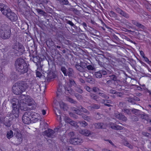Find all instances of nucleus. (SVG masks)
Segmentation results:
<instances>
[{"label": "nucleus", "mask_w": 151, "mask_h": 151, "mask_svg": "<svg viewBox=\"0 0 151 151\" xmlns=\"http://www.w3.org/2000/svg\"><path fill=\"white\" fill-rule=\"evenodd\" d=\"M21 97L23 99L20 100V102L16 99H13L12 101H15V103L12 102V104L13 109L12 113L15 118L18 117L19 113V110H26L27 105L29 106L32 105L34 104V101L31 99L29 96H21Z\"/></svg>", "instance_id": "1"}, {"label": "nucleus", "mask_w": 151, "mask_h": 151, "mask_svg": "<svg viewBox=\"0 0 151 151\" xmlns=\"http://www.w3.org/2000/svg\"><path fill=\"white\" fill-rule=\"evenodd\" d=\"M15 66L18 71L21 73H24L27 71V65L22 58L18 59L15 62Z\"/></svg>", "instance_id": "2"}, {"label": "nucleus", "mask_w": 151, "mask_h": 151, "mask_svg": "<svg viewBox=\"0 0 151 151\" xmlns=\"http://www.w3.org/2000/svg\"><path fill=\"white\" fill-rule=\"evenodd\" d=\"M27 88V85L23 81L15 83L12 88V92L16 95H18L24 91Z\"/></svg>", "instance_id": "3"}, {"label": "nucleus", "mask_w": 151, "mask_h": 151, "mask_svg": "<svg viewBox=\"0 0 151 151\" xmlns=\"http://www.w3.org/2000/svg\"><path fill=\"white\" fill-rule=\"evenodd\" d=\"M69 136L70 138L68 142L70 143L76 145L79 144L82 142V140L81 139L76 137L73 132H70L69 134Z\"/></svg>", "instance_id": "4"}, {"label": "nucleus", "mask_w": 151, "mask_h": 151, "mask_svg": "<svg viewBox=\"0 0 151 151\" xmlns=\"http://www.w3.org/2000/svg\"><path fill=\"white\" fill-rule=\"evenodd\" d=\"M22 121L26 124H29L32 122L31 112L25 113L22 117Z\"/></svg>", "instance_id": "5"}, {"label": "nucleus", "mask_w": 151, "mask_h": 151, "mask_svg": "<svg viewBox=\"0 0 151 151\" xmlns=\"http://www.w3.org/2000/svg\"><path fill=\"white\" fill-rule=\"evenodd\" d=\"M0 10L3 14L7 17L8 16V14L9 13H10L11 12L10 9H9L5 5L3 6L2 8H1L0 7Z\"/></svg>", "instance_id": "6"}, {"label": "nucleus", "mask_w": 151, "mask_h": 151, "mask_svg": "<svg viewBox=\"0 0 151 151\" xmlns=\"http://www.w3.org/2000/svg\"><path fill=\"white\" fill-rule=\"evenodd\" d=\"M10 31H5L4 32L3 30L0 31V37L4 39L9 38L10 37Z\"/></svg>", "instance_id": "7"}, {"label": "nucleus", "mask_w": 151, "mask_h": 151, "mask_svg": "<svg viewBox=\"0 0 151 151\" xmlns=\"http://www.w3.org/2000/svg\"><path fill=\"white\" fill-rule=\"evenodd\" d=\"M31 113V118L32 122L33 123L37 122L40 117V115L37 113L32 112Z\"/></svg>", "instance_id": "8"}, {"label": "nucleus", "mask_w": 151, "mask_h": 151, "mask_svg": "<svg viewBox=\"0 0 151 151\" xmlns=\"http://www.w3.org/2000/svg\"><path fill=\"white\" fill-rule=\"evenodd\" d=\"M61 70L64 75L66 76H70L71 74H72L73 71L72 69L70 68L68 69V71H67L66 68L63 67H62Z\"/></svg>", "instance_id": "9"}, {"label": "nucleus", "mask_w": 151, "mask_h": 151, "mask_svg": "<svg viewBox=\"0 0 151 151\" xmlns=\"http://www.w3.org/2000/svg\"><path fill=\"white\" fill-rule=\"evenodd\" d=\"M7 17L12 21H15L17 19V15L14 12H11L10 13H9Z\"/></svg>", "instance_id": "10"}, {"label": "nucleus", "mask_w": 151, "mask_h": 151, "mask_svg": "<svg viewBox=\"0 0 151 151\" xmlns=\"http://www.w3.org/2000/svg\"><path fill=\"white\" fill-rule=\"evenodd\" d=\"M54 133V131L53 130L49 129L45 131L44 132V134L48 137H53V134Z\"/></svg>", "instance_id": "11"}, {"label": "nucleus", "mask_w": 151, "mask_h": 151, "mask_svg": "<svg viewBox=\"0 0 151 151\" xmlns=\"http://www.w3.org/2000/svg\"><path fill=\"white\" fill-rule=\"evenodd\" d=\"M64 121L65 123H68L72 126H76V123L75 122L72 121L68 117L65 118Z\"/></svg>", "instance_id": "12"}, {"label": "nucleus", "mask_w": 151, "mask_h": 151, "mask_svg": "<svg viewBox=\"0 0 151 151\" xmlns=\"http://www.w3.org/2000/svg\"><path fill=\"white\" fill-rule=\"evenodd\" d=\"M58 104L59 103L57 100H55L53 104V106L54 108L55 112H56V111H57L60 114V111L58 109Z\"/></svg>", "instance_id": "13"}, {"label": "nucleus", "mask_w": 151, "mask_h": 151, "mask_svg": "<svg viewBox=\"0 0 151 151\" xmlns=\"http://www.w3.org/2000/svg\"><path fill=\"white\" fill-rule=\"evenodd\" d=\"M14 135H16L18 138H21L22 137V135L19 132V130L18 129H15L14 130Z\"/></svg>", "instance_id": "14"}, {"label": "nucleus", "mask_w": 151, "mask_h": 151, "mask_svg": "<svg viewBox=\"0 0 151 151\" xmlns=\"http://www.w3.org/2000/svg\"><path fill=\"white\" fill-rule=\"evenodd\" d=\"M110 125L112 129L121 130L122 128L121 127L117 125L114 124H111Z\"/></svg>", "instance_id": "15"}, {"label": "nucleus", "mask_w": 151, "mask_h": 151, "mask_svg": "<svg viewBox=\"0 0 151 151\" xmlns=\"http://www.w3.org/2000/svg\"><path fill=\"white\" fill-rule=\"evenodd\" d=\"M81 133V134L87 136H89L90 133L89 131L86 130H82Z\"/></svg>", "instance_id": "16"}, {"label": "nucleus", "mask_w": 151, "mask_h": 151, "mask_svg": "<svg viewBox=\"0 0 151 151\" xmlns=\"http://www.w3.org/2000/svg\"><path fill=\"white\" fill-rule=\"evenodd\" d=\"M116 117L118 119L122 120L123 121H126V118L124 116L122 115L119 114L116 115Z\"/></svg>", "instance_id": "17"}, {"label": "nucleus", "mask_w": 151, "mask_h": 151, "mask_svg": "<svg viewBox=\"0 0 151 151\" xmlns=\"http://www.w3.org/2000/svg\"><path fill=\"white\" fill-rule=\"evenodd\" d=\"M13 136V132L10 130L9 131H8L7 132V137L8 138L10 139Z\"/></svg>", "instance_id": "18"}, {"label": "nucleus", "mask_w": 151, "mask_h": 151, "mask_svg": "<svg viewBox=\"0 0 151 151\" xmlns=\"http://www.w3.org/2000/svg\"><path fill=\"white\" fill-rule=\"evenodd\" d=\"M15 46V47H14V49H15L17 51L19 50L23 47L22 45L19 44V43H17Z\"/></svg>", "instance_id": "19"}, {"label": "nucleus", "mask_w": 151, "mask_h": 151, "mask_svg": "<svg viewBox=\"0 0 151 151\" xmlns=\"http://www.w3.org/2000/svg\"><path fill=\"white\" fill-rule=\"evenodd\" d=\"M120 14L122 15V16H124L125 17H128V14H126L125 13L121 10L120 9H119V11L118 12Z\"/></svg>", "instance_id": "20"}, {"label": "nucleus", "mask_w": 151, "mask_h": 151, "mask_svg": "<svg viewBox=\"0 0 151 151\" xmlns=\"http://www.w3.org/2000/svg\"><path fill=\"white\" fill-rule=\"evenodd\" d=\"M103 124L102 123L97 124H96V128H103L104 127L103 126Z\"/></svg>", "instance_id": "21"}, {"label": "nucleus", "mask_w": 151, "mask_h": 151, "mask_svg": "<svg viewBox=\"0 0 151 151\" xmlns=\"http://www.w3.org/2000/svg\"><path fill=\"white\" fill-rule=\"evenodd\" d=\"M95 75L96 77L97 78H100L102 76L100 72L95 73Z\"/></svg>", "instance_id": "22"}, {"label": "nucleus", "mask_w": 151, "mask_h": 151, "mask_svg": "<svg viewBox=\"0 0 151 151\" xmlns=\"http://www.w3.org/2000/svg\"><path fill=\"white\" fill-rule=\"evenodd\" d=\"M61 3L64 4H67L68 3L67 0H58Z\"/></svg>", "instance_id": "23"}, {"label": "nucleus", "mask_w": 151, "mask_h": 151, "mask_svg": "<svg viewBox=\"0 0 151 151\" xmlns=\"http://www.w3.org/2000/svg\"><path fill=\"white\" fill-rule=\"evenodd\" d=\"M65 92L67 93H69L70 94H72L73 93V91L70 88H69V89L65 90Z\"/></svg>", "instance_id": "24"}, {"label": "nucleus", "mask_w": 151, "mask_h": 151, "mask_svg": "<svg viewBox=\"0 0 151 151\" xmlns=\"http://www.w3.org/2000/svg\"><path fill=\"white\" fill-rule=\"evenodd\" d=\"M59 106L61 108L64 109L65 106V105L63 103L61 102L59 104Z\"/></svg>", "instance_id": "25"}, {"label": "nucleus", "mask_w": 151, "mask_h": 151, "mask_svg": "<svg viewBox=\"0 0 151 151\" xmlns=\"http://www.w3.org/2000/svg\"><path fill=\"white\" fill-rule=\"evenodd\" d=\"M87 68L88 70H93V68L91 65H89L87 66Z\"/></svg>", "instance_id": "26"}, {"label": "nucleus", "mask_w": 151, "mask_h": 151, "mask_svg": "<svg viewBox=\"0 0 151 151\" xmlns=\"http://www.w3.org/2000/svg\"><path fill=\"white\" fill-rule=\"evenodd\" d=\"M133 23L135 25H136L138 27H141L142 25L137 22H133Z\"/></svg>", "instance_id": "27"}, {"label": "nucleus", "mask_w": 151, "mask_h": 151, "mask_svg": "<svg viewBox=\"0 0 151 151\" xmlns=\"http://www.w3.org/2000/svg\"><path fill=\"white\" fill-rule=\"evenodd\" d=\"M5 124V125L7 127H9L10 126L11 124V123L10 122V120H9L8 122L7 123L6 122Z\"/></svg>", "instance_id": "28"}, {"label": "nucleus", "mask_w": 151, "mask_h": 151, "mask_svg": "<svg viewBox=\"0 0 151 151\" xmlns=\"http://www.w3.org/2000/svg\"><path fill=\"white\" fill-rule=\"evenodd\" d=\"M36 74L37 76L39 77H40L42 75L41 73L38 71L36 72Z\"/></svg>", "instance_id": "29"}, {"label": "nucleus", "mask_w": 151, "mask_h": 151, "mask_svg": "<svg viewBox=\"0 0 151 151\" xmlns=\"http://www.w3.org/2000/svg\"><path fill=\"white\" fill-rule=\"evenodd\" d=\"M81 124L83 127L87 125V123L84 121L83 122L81 123Z\"/></svg>", "instance_id": "30"}, {"label": "nucleus", "mask_w": 151, "mask_h": 151, "mask_svg": "<svg viewBox=\"0 0 151 151\" xmlns=\"http://www.w3.org/2000/svg\"><path fill=\"white\" fill-rule=\"evenodd\" d=\"M140 54L141 55L143 58H145V55H144L143 52L142 51H140Z\"/></svg>", "instance_id": "31"}, {"label": "nucleus", "mask_w": 151, "mask_h": 151, "mask_svg": "<svg viewBox=\"0 0 151 151\" xmlns=\"http://www.w3.org/2000/svg\"><path fill=\"white\" fill-rule=\"evenodd\" d=\"M76 68L79 70H80L81 68V66L78 65H76Z\"/></svg>", "instance_id": "32"}, {"label": "nucleus", "mask_w": 151, "mask_h": 151, "mask_svg": "<svg viewBox=\"0 0 151 151\" xmlns=\"http://www.w3.org/2000/svg\"><path fill=\"white\" fill-rule=\"evenodd\" d=\"M99 95L100 96H101L103 97H105V98H106L105 96V95L104 93H99Z\"/></svg>", "instance_id": "33"}, {"label": "nucleus", "mask_w": 151, "mask_h": 151, "mask_svg": "<svg viewBox=\"0 0 151 151\" xmlns=\"http://www.w3.org/2000/svg\"><path fill=\"white\" fill-rule=\"evenodd\" d=\"M124 112L127 114H129L130 113V111L129 109H124Z\"/></svg>", "instance_id": "34"}, {"label": "nucleus", "mask_w": 151, "mask_h": 151, "mask_svg": "<svg viewBox=\"0 0 151 151\" xmlns=\"http://www.w3.org/2000/svg\"><path fill=\"white\" fill-rule=\"evenodd\" d=\"M86 89L89 92H90L91 91V88L88 86H86L85 87Z\"/></svg>", "instance_id": "35"}, {"label": "nucleus", "mask_w": 151, "mask_h": 151, "mask_svg": "<svg viewBox=\"0 0 151 151\" xmlns=\"http://www.w3.org/2000/svg\"><path fill=\"white\" fill-rule=\"evenodd\" d=\"M99 89L98 88L94 87L93 88V90L94 92H97L99 90Z\"/></svg>", "instance_id": "36"}, {"label": "nucleus", "mask_w": 151, "mask_h": 151, "mask_svg": "<svg viewBox=\"0 0 151 151\" xmlns=\"http://www.w3.org/2000/svg\"><path fill=\"white\" fill-rule=\"evenodd\" d=\"M65 127V126L62 125V127H61V128H60V127H58L57 128V129H58V130H59L61 129H64V128Z\"/></svg>", "instance_id": "37"}, {"label": "nucleus", "mask_w": 151, "mask_h": 151, "mask_svg": "<svg viewBox=\"0 0 151 151\" xmlns=\"http://www.w3.org/2000/svg\"><path fill=\"white\" fill-rule=\"evenodd\" d=\"M145 60V61L148 63L149 62V61L148 60V59L146 57H145V58H143Z\"/></svg>", "instance_id": "38"}, {"label": "nucleus", "mask_w": 151, "mask_h": 151, "mask_svg": "<svg viewBox=\"0 0 151 151\" xmlns=\"http://www.w3.org/2000/svg\"><path fill=\"white\" fill-rule=\"evenodd\" d=\"M56 115L57 116V118L58 119H59L60 120V122H61L62 121H61V117L60 115H58L56 114Z\"/></svg>", "instance_id": "39"}, {"label": "nucleus", "mask_w": 151, "mask_h": 151, "mask_svg": "<svg viewBox=\"0 0 151 151\" xmlns=\"http://www.w3.org/2000/svg\"><path fill=\"white\" fill-rule=\"evenodd\" d=\"M42 114L43 115H45L46 113V111L44 110H42Z\"/></svg>", "instance_id": "40"}, {"label": "nucleus", "mask_w": 151, "mask_h": 151, "mask_svg": "<svg viewBox=\"0 0 151 151\" xmlns=\"http://www.w3.org/2000/svg\"><path fill=\"white\" fill-rule=\"evenodd\" d=\"M68 101L71 103H73V100L70 98H68Z\"/></svg>", "instance_id": "41"}, {"label": "nucleus", "mask_w": 151, "mask_h": 151, "mask_svg": "<svg viewBox=\"0 0 151 151\" xmlns=\"http://www.w3.org/2000/svg\"><path fill=\"white\" fill-rule=\"evenodd\" d=\"M102 73L103 75H105L106 74V71H103L102 72Z\"/></svg>", "instance_id": "42"}, {"label": "nucleus", "mask_w": 151, "mask_h": 151, "mask_svg": "<svg viewBox=\"0 0 151 151\" xmlns=\"http://www.w3.org/2000/svg\"><path fill=\"white\" fill-rule=\"evenodd\" d=\"M126 145V146H127V147H129L130 148H131V147H130V145H129V144L128 143H127V144Z\"/></svg>", "instance_id": "43"}, {"label": "nucleus", "mask_w": 151, "mask_h": 151, "mask_svg": "<svg viewBox=\"0 0 151 151\" xmlns=\"http://www.w3.org/2000/svg\"><path fill=\"white\" fill-rule=\"evenodd\" d=\"M83 111L85 112H86L87 111L86 110L84 109H82V111Z\"/></svg>", "instance_id": "44"}, {"label": "nucleus", "mask_w": 151, "mask_h": 151, "mask_svg": "<svg viewBox=\"0 0 151 151\" xmlns=\"http://www.w3.org/2000/svg\"><path fill=\"white\" fill-rule=\"evenodd\" d=\"M68 150H69V151H74V150L72 149L71 147L69 148Z\"/></svg>", "instance_id": "45"}, {"label": "nucleus", "mask_w": 151, "mask_h": 151, "mask_svg": "<svg viewBox=\"0 0 151 151\" xmlns=\"http://www.w3.org/2000/svg\"><path fill=\"white\" fill-rule=\"evenodd\" d=\"M76 111V113L77 114H78L79 115L80 114V113L79 112V111Z\"/></svg>", "instance_id": "46"}, {"label": "nucleus", "mask_w": 151, "mask_h": 151, "mask_svg": "<svg viewBox=\"0 0 151 151\" xmlns=\"http://www.w3.org/2000/svg\"><path fill=\"white\" fill-rule=\"evenodd\" d=\"M93 98L94 99H96V100H97V97L96 96H93Z\"/></svg>", "instance_id": "47"}, {"label": "nucleus", "mask_w": 151, "mask_h": 151, "mask_svg": "<svg viewBox=\"0 0 151 151\" xmlns=\"http://www.w3.org/2000/svg\"><path fill=\"white\" fill-rule=\"evenodd\" d=\"M91 81V79L89 78L88 79V81L90 82V81Z\"/></svg>", "instance_id": "48"}, {"label": "nucleus", "mask_w": 151, "mask_h": 151, "mask_svg": "<svg viewBox=\"0 0 151 151\" xmlns=\"http://www.w3.org/2000/svg\"><path fill=\"white\" fill-rule=\"evenodd\" d=\"M55 78V76H53L51 78Z\"/></svg>", "instance_id": "49"}, {"label": "nucleus", "mask_w": 151, "mask_h": 151, "mask_svg": "<svg viewBox=\"0 0 151 151\" xmlns=\"http://www.w3.org/2000/svg\"><path fill=\"white\" fill-rule=\"evenodd\" d=\"M79 92L80 93H82V90H80V91H79Z\"/></svg>", "instance_id": "50"}, {"label": "nucleus", "mask_w": 151, "mask_h": 151, "mask_svg": "<svg viewBox=\"0 0 151 151\" xmlns=\"http://www.w3.org/2000/svg\"><path fill=\"white\" fill-rule=\"evenodd\" d=\"M104 151H110V150H105Z\"/></svg>", "instance_id": "51"}, {"label": "nucleus", "mask_w": 151, "mask_h": 151, "mask_svg": "<svg viewBox=\"0 0 151 151\" xmlns=\"http://www.w3.org/2000/svg\"><path fill=\"white\" fill-rule=\"evenodd\" d=\"M116 78H115V77H114V78H113V80H116Z\"/></svg>", "instance_id": "52"}, {"label": "nucleus", "mask_w": 151, "mask_h": 151, "mask_svg": "<svg viewBox=\"0 0 151 151\" xmlns=\"http://www.w3.org/2000/svg\"><path fill=\"white\" fill-rule=\"evenodd\" d=\"M146 135L147 136H148V134L147 133Z\"/></svg>", "instance_id": "53"}, {"label": "nucleus", "mask_w": 151, "mask_h": 151, "mask_svg": "<svg viewBox=\"0 0 151 151\" xmlns=\"http://www.w3.org/2000/svg\"><path fill=\"white\" fill-rule=\"evenodd\" d=\"M109 142L110 143H112V142L111 141H109Z\"/></svg>", "instance_id": "54"}, {"label": "nucleus", "mask_w": 151, "mask_h": 151, "mask_svg": "<svg viewBox=\"0 0 151 151\" xmlns=\"http://www.w3.org/2000/svg\"><path fill=\"white\" fill-rule=\"evenodd\" d=\"M73 23H72V24H71V25H73Z\"/></svg>", "instance_id": "55"}, {"label": "nucleus", "mask_w": 151, "mask_h": 151, "mask_svg": "<svg viewBox=\"0 0 151 151\" xmlns=\"http://www.w3.org/2000/svg\"><path fill=\"white\" fill-rule=\"evenodd\" d=\"M57 94L58 95V93H57Z\"/></svg>", "instance_id": "56"}, {"label": "nucleus", "mask_w": 151, "mask_h": 151, "mask_svg": "<svg viewBox=\"0 0 151 151\" xmlns=\"http://www.w3.org/2000/svg\"><path fill=\"white\" fill-rule=\"evenodd\" d=\"M106 105L108 106V104H106Z\"/></svg>", "instance_id": "57"}]
</instances>
